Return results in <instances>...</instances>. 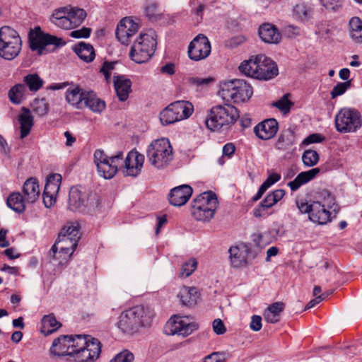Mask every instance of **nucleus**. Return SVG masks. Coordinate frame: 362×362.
<instances>
[{"instance_id":"1","label":"nucleus","mask_w":362,"mask_h":362,"mask_svg":"<svg viewBox=\"0 0 362 362\" xmlns=\"http://www.w3.org/2000/svg\"><path fill=\"white\" fill-rule=\"evenodd\" d=\"M152 310L144 305H136L122 312L117 323V327L124 334H133L142 327L150 326Z\"/></svg>"},{"instance_id":"2","label":"nucleus","mask_w":362,"mask_h":362,"mask_svg":"<svg viewBox=\"0 0 362 362\" xmlns=\"http://www.w3.org/2000/svg\"><path fill=\"white\" fill-rule=\"evenodd\" d=\"M79 239L78 224L64 226L48 253L49 259L62 258L63 260H67L77 247Z\"/></svg>"},{"instance_id":"3","label":"nucleus","mask_w":362,"mask_h":362,"mask_svg":"<svg viewBox=\"0 0 362 362\" xmlns=\"http://www.w3.org/2000/svg\"><path fill=\"white\" fill-rule=\"evenodd\" d=\"M239 70L247 76L264 81L270 80L279 74L276 63L262 54L244 61L240 64Z\"/></svg>"},{"instance_id":"4","label":"nucleus","mask_w":362,"mask_h":362,"mask_svg":"<svg viewBox=\"0 0 362 362\" xmlns=\"http://www.w3.org/2000/svg\"><path fill=\"white\" fill-rule=\"evenodd\" d=\"M238 117L239 112L235 107L230 105H216L211 109L206 124L211 131H219L223 128L228 129Z\"/></svg>"},{"instance_id":"5","label":"nucleus","mask_w":362,"mask_h":362,"mask_svg":"<svg viewBox=\"0 0 362 362\" xmlns=\"http://www.w3.org/2000/svg\"><path fill=\"white\" fill-rule=\"evenodd\" d=\"M146 157L150 164L158 170L168 167L173 159V147L168 139L153 141L148 146Z\"/></svg>"},{"instance_id":"6","label":"nucleus","mask_w":362,"mask_h":362,"mask_svg":"<svg viewBox=\"0 0 362 362\" xmlns=\"http://www.w3.org/2000/svg\"><path fill=\"white\" fill-rule=\"evenodd\" d=\"M253 93L252 86L242 79H233L223 81L221 84L219 94L228 102L235 103L247 101Z\"/></svg>"},{"instance_id":"7","label":"nucleus","mask_w":362,"mask_h":362,"mask_svg":"<svg viewBox=\"0 0 362 362\" xmlns=\"http://www.w3.org/2000/svg\"><path fill=\"white\" fill-rule=\"evenodd\" d=\"M218 202L215 193L205 192L197 196L192 202V215L197 221H209L214 217Z\"/></svg>"},{"instance_id":"8","label":"nucleus","mask_w":362,"mask_h":362,"mask_svg":"<svg viewBox=\"0 0 362 362\" xmlns=\"http://www.w3.org/2000/svg\"><path fill=\"white\" fill-rule=\"evenodd\" d=\"M93 157L98 175L109 180L117 174L119 166L122 165L123 152L118 151L115 156H108L103 150L97 149Z\"/></svg>"},{"instance_id":"9","label":"nucleus","mask_w":362,"mask_h":362,"mask_svg":"<svg viewBox=\"0 0 362 362\" xmlns=\"http://www.w3.org/2000/svg\"><path fill=\"white\" fill-rule=\"evenodd\" d=\"M156 41L150 34L141 33L132 46L129 56L137 64L146 62L153 56Z\"/></svg>"},{"instance_id":"10","label":"nucleus","mask_w":362,"mask_h":362,"mask_svg":"<svg viewBox=\"0 0 362 362\" xmlns=\"http://www.w3.org/2000/svg\"><path fill=\"white\" fill-rule=\"evenodd\" d=\"M334 123L340 133L355 132L361 127L362 118L356 109L343 107L335 115Z\"/></svg>"},{"instance_id":"11","label":"nucleus","mask_w":362,"mask_h":362,"mask_svg":"<svg viewBox=\"0 0 362 362\" xmlns=\"http://www.w3.org/2000/svg\"><path fill=\"white\" fill-rule=\"evenodd\" d=\"M98 199L95 194L88 192L81 187H72L69 194V208L71 211H84L98 206Z\"/></svg>"},{"instance_id":"12","label":"nucleus","mask_w":362,"mask_h":362,"mask_svg":"<svg viewBox=\"0 0 362 362\" xmlns=\"http://www.w3.org/2000/svg\"><path fill=\"white\" fill-rule=\"evenodd\" d=\"M199 325L188 316L175 315L171 317L164 327V332L167 335H178L183 337L190 335L198 329Z\"/></svg>"},{"instance_id":"13","label":"nucleus","mask_w":362,"mask_h":362,"mask_svg":"<svg viewBox=\"0 0 362 362\" xmlns=\"http://www.w3.org/2000/svg\"><path fill=\"white\" fill-rule=\"evenodd\" d=\"M296 204L300 212L308 214L309 220L315 223L324 225L331 221V213L321 202H297Z\"/></svg>"},{"instance_id":"14","label":"nucleus","mask_w":362,"mask_h":362,"mask_svg":"<svg viewBox=\"0 0 362 362\" xmlns=\"http://www.w3.org/2000/svg\"><path fill=\"white\" fill-rule=\"evenodd\" d=\"M30 47L33 51H37L39 55L45 53L46 46L54 45L55 47L64 46L66 42L62 38L42 33L40 28L35 30L29 35Z\"/></svg>"},{"instance_id":"15","label":"nucleus","mask_w":362,"mask_h":362,"mask_svg":"<svg viewBox=\"0 0 362 362\" xmlns=\"http://www.w3.org/2000/svg\"><path fill=\"white\" fill-rule=\"evenodd\" d=\"M211 43L204 34H199L188 46V56L193 61L206 59L211 53Z\"/></svg>"},{"instance_id":"16","label":"nucleus","mask_w":362,"mask_h":362,"mask_svg":"<svg viewBox=\"0 0 362 362\" xmlns=\"http://www.w3.org/2000/svg\"><path fill=\"white\" fill-rule=\"evenodd\" d=\"M144 160V156L136 149L130 151L124 160V175L132 177L138 176L141 172Z\"/></svg>"},{"instance_id":"17","label":"nucleus","mask_w":362,"mask_h":362,"mask_svg":"<svg viewBox=\"0 0 362 362\" xmlns=\"http://www.w3.org/2000/svg\"><path fill=\"white\" fill-rule=\"evenodd\" d=\"M139 25L132 18L125 17L118 24L115 35L117 40L123 45H128L131 37L138 31Z\"/></svg>"},{"instance_id":"18","label":"nucleus","mask_w":362,"mask_h":362,"mask_svg":"<svg viewBox=\"0 0 362 362\" xmlns=\"http://www.w3.org/2000/svg\"><path fill=\"white\" fill-rule=\"evenodd\" d=\"M278 129V122L274 118H270L257 124L254 128V132L259 139L268 140L276 135Z\"/></svg>"},{"instance_id":"19","label":"nucleus","mask_w":362,"mask_h":362,"mask_svg":"<svg viewBox=\"0 0 362 362\" xmlns=\"http://www.w3.org/2000/svg\"><path fill=\"white\" fill-rule=\"evenodd\" d=\"M21 194L28 205L35 204L40 196V189L37 179L33 177L27 179L23 185Z\"/></svg>"},{"instance_id":"20","label":"nucleus","mask_w":362,"mask_h":362,"mask_svg":"<svg viewBox=\"0 0 362 362\" xmlns=\"http://www.w3.org/2000/svg\"><path fill=\"white\" fill-rule=\"evenodd\" d=\"M296 136L294 129L288 128L281 132L274 147L281 151H292L296 149Z\"/></svg>"},{"instance_id":"21","label":"nucleus","mask_w":362,"mask_h":362,"mask_svg":"<svg viewBox=\"0 0 362 362\" xmlns=\"http://www.w3.org/2000/svg\"><path fill=\"white\" fill-rule=\"evenodd\" d=\"M192 192V188L188 185L175 187L170 190L169 202L173 206H181L187 203Z\"/></svg>"},{"instance_id":"22","label":"nucleus","mask_w":362,"mask_h":362,"mask_svg":"<svg viewBox=\"0 0 362 362\" xmlns=\"http://www.w3.org/2000/svg\"><path fill=\"white\" fill-rule=\"evenodd\" d=\"M73 342L71 335H62L55 339L50 347L51 354L55 356H72L74 351L71 346Z\"/></svg>"},{"instance_id":"23","label":"nucleus","mask_w":362,"mask_h":362,"mask_svg":"<svg viewBox=\"0 0 362 362\" xmlns=\"http://www.w3.org/2000/svg\"><path fill=\"white\" fill-rule=\"evenodd\" d=\"M285 195V191L281 189H276L272 193H269L267 197L260 202L258 207L255 208L253 211V214L255 217H262L263 216L262 211L269 209L280 201Z\"/></svg>"},{"instance_id":"24","label":"nucleus","mask_w":362,"mask_h":362,"mask_svg":"<svg viewBox=\"0 0 362 362\" xmlns=\"http://www.w3.org/2000/svg\"><path fill=\"white\" fill-rule=\"evenodd\" d=\"M258 33L262 40L266 43L277 44L281 40V33L272 23H263L259 26Z\"/></svg>"},{"instance_id":"25","label":"nucleus","mask_w":362,"mask_h":362,"mask_svg":"<svg viewBox=\"0 0 362 362\" xmlns=\"http://www.w3.org/2000/svg\"><path fill=\"white\" fill-rule=\"evenodd\" d=\"M87 92L81 89L78 86L73 85L66 91V100L76 108L81 109L83 107Z\"/></svg>"},{"instance_id":"26","label":"nucleus","mask_w":362,"mask_h":362,"mask_svg":"<svg viewBox=\"0 0 362 362\" xmlns=\"http://www.w3.org/2000/svg\"><path fill=\"white\" fill-rule=\"evenodd\" d=\"M132 82L124 76L114 77V87L117 95L120 101H125L131 92Z\"/></svg>"},{"instance_id":"27","label":"nucleus","mask_w":362,"mask_h":362,"mask_svg":"<svg viewBox=\"0 0 362 362\" xmlns=\"http://www.w3.org/2000/svg\"><path fill=\"white\" fill-rule=\"evenodd\" d=\"M6 204L10 209L18 214L23 213L28 205L23 195L20 192L11 193L7 197Z\"/></svg>"},{"instance_id":"28","label":"nucleus","mask_w":362,"mask_h":362,"mask_svg":"<svg viewBox=\"0 0 362 362\" xmlns=\"http://www.w3.org/2000/svg\"><path fill=\"white\" fill-rule=\"evenodd\" d=\"M230 264L233 267H240L247 264V250L237 246L230 247L229 250Z\"/></svg>"},{"instance_id":"29","label":"nucleus","mask_w":362,"mask_h":362,"mask_svg":"<svg viewBox=\"0 0 362 362\" xmlns=\"http://www.w3.org/2000/svg\"><path fill=\"white\" fill-rule=\"evenodd\" d=\"M170 105L178 121L189 117L193 112V105L189 102L178 100Z\"/></svg>"},{"instance_id":"30","label":"nucleus","mask_w":362,"mask_h":362,"mask_svg":"<svg viewBox=\"0 0 362 362\" xmlns=\"http://www.w3.org/2000/svg\"><path fill=\"white\" fill-rule=\"evenodd\" d=\"M23 112L18 117V121L21 124V138L26 137L30 132L33 126V117L29 109L23 107Z\"/></svg>"},{"instance_id":"31","label":"nucleus","mask_w":362,"mask_h":362,"mask_svg":"<svg viewBox=\"0 0 362 362\" xmlns=\"http://www.w3.org/2000/svg\"><path fill=\"white\" fill-rule=\"evenodd\" d=\"M285 305L282 302H275L271 304L264 312V320L272 324L280 320V314L284 310Z\"/></svg>"},{"instance_id":"32","label":"nucleus","mask_w":362,"mask_h":362,"mask_svg":"<svg viewBox=\"0 0 362 362\" xmlns=\"http://www.w3.org/2000/svg\"><path fill=\"white\" fill-rule=\"evenodd\" d=\"M177 296L183 305L192 306L197 303L199 297L195 287L183 286L180 288Z\"/></svg>"},{"instance_id":"33","label":"nucleus","mask_w":362,"mask_h":362,"mask_svg":"<svg viewBox=\"0 0 362 362\" xmlns=\"http://www.w3.org/2000/svg\"><path fill=\"white\" fill-rule=\"evenodd\" d=\"M75 53L86 62H92L95 57L93 47L90 44L79 42L74 48Z\"/></svg>"},{"instance_id":"34","label":"nucleus","mask_w":362,"mask_h":362,"mask_svg":"<svg viewBox=\"0 0 362 362\" xmlns=\"http://www.w3.org/2000/svg\"><path fill=\"white\" fill-rule=\"evenodd\" d=\"M83 106L88 107L93 112L100 113L105 108V103L98 98L93 91H88Z\"/></svg>"},{"instance_id":"35","label":"nucleus","mask_w":362,"mask_h":362,"mask_svg":"<svg viewBox=\"0 0 362 362\" xmlns=\"http://www.w3.org/2000/svg\"><path fill=\"white\" fill-rule=\"evenodd\" d=\"M21 42V39L18 33L9 26H3L0 29V45H16Z\"/></svg>"},{"instance_id":"36","label":"nucleus","mask_w":362,"mask_h":362,"mask_svg":"<svg viewBox=\"0 0 362 362\" xmlns=\"http://www.w3.org/2000/svg\"><path fill=\"white\" fill-rule=\"evenodd\" d=\"M61 326V322L56 320L54 314L45 315L42 319L41 332L45 336H48L57 331Z\"/></svg>"},{"instance_id":"37","label":"nucleus","mask_w":362,"mask_h":362,"mask_svg":"<svg viewBox=\"0 0 362 362\" xmlns=\"http://www.w3.org/2000/svg\"><path fill=\"white\" fill-rule=\"evenodd\" d=\"M62 176L59 174L49 175L45 185L44 192L45 194H58L62 182Z\"/></svg>"},{"instance_id":"38","label":"nucleus","mask_w":362,"mask_h":362,"mask_svg":"<svg viewBox=\"0 0 362 362\" xmlns=\"http://www.w3.org/2000/svg\"><path fill=\"white\" fill-rule=\"evenodd\" d=\"M22 42H17V45H0V57L6 59L11 60L16 58L21 50Z\"/></svg>"},{"instance_id":"39","label":"nucleus","mask_w":362,"mask_h":362,"mask_svg":"<svg viewBox=\"0 0 362 362\" xmlns=\"http://www.w3.org/2000/svg\"><path fill=\"white\" fill-rule=\"evenodd\" d=\"M26 90V86L23 83H18L13 86L8 93L11 102L15 105L21 104L24 98Z\"/></svg>"},{"instance_id":"40","label":"nucleus","mask_w":362,"mask_h":362,"mask_svg":"<svg viewBox=\"0 0 362 362\" xmlns=\"http://www.w3.org/2000/svg\"><path fill=\"white\" fill-rule=\"evenodd\" d=\"M350 36L356 43L362 42V21L358 17H353L349 21Z\"/></svg>"},{"instance_id":"41","label":"nucleus","mask_w":362,"mask_h":362,"mask_svg":"<svg viewBox=\"0 0 362 362\" xmlns=\"http://www.w3.org/2000/svg\"><path fill=\"white\" fill-rule=\"evenodd\" d=\"M24 84L28 86L30 91L36 92L43 86V80L37 74H30L24 76Z\"/></svg>"},{"instance_id":"42","label":"nucleus","mask_w":362,"mask_h":362,"mask_svg":"<svg viewBox=\"0 0 362 362\" xmlns=\"http://www.w3.org/2000/svg\"><path fill=\"white\" fill-rule=\"evenodd\" d=\"M69 16L71 20L73 28L79 25L86 16V11L82 8H72L69 10Z\"/></svg>"},{"instance_id":"43","label":"nucleus","mask_w":362,"mask_h":362,"mask_svg":"<svg viewBox=\"0 0 362 362\" xmlns=\"http://www.w3.org/2000/svg\"><path fill=\"white\" fill-rule=\"evenodd\" d=\"M160 121L163 125L171 124L178 121L170 104L160 113Z\"/></svg>"},{"instance_id":"44","label":"nucleus","mask_w":362,"mask_h":362,"mask_svg":"<svg viewBox=\"0 0 362 362\" xmlns=\"http://www.w3.org/2000/svg\"><path fill=\"white\" fill-rule=\"evenodd\" d=\"M293 13L296 18L300 21H305L311 17L313 10L310 6L304 4H299L294 7Z\"/></svg>"},{"instance_id":"45","label":"nucleus","mask_w":362,"mask_h":362,"mask_svg":"<svg viewBox=\"0 0 362 362\" xmlns=\"http://www.w3.org/2000/svg\"><path fill=\"white\" fill-rule=\"evenodd\" d=\"M319 158L317 152L312 149L305 151L302 156L303 162L307 167L315 165L318 163Z\"/></svg>"},{"instance_id":"46","label":"nucleus","mask_w":362,"mask_h":362,"mask_svg":"<svg viewBox=\"0 0 362 362\" xmlns=\"http://www.w3.org/2000/svg\"><path fill=\"white\" fill-rule=\"evenodd\" d=\"M32 108L39 116H44L49 110V104L45 98H36L32 103Z\"/></svg>"},{"instance_id":"47","label":"nucleus","mask_w":362,"mask_h":362,"mask_svg":"<svg viewBox=\"0 0 362 362\" xmlns=\"http://www.w3.org/2000/svg\"><path fill=\"white\" fill-rule=\"evenodd\" d=\"M86 348L91 354L92 357L95 359L100 356L101 351V345L98 339L88 336Z\"/></svg>"},{"instance_id":"48","label":"nucleus","mask_w":362,"mask_h":362,"mask_svg":"<svg viewBox=\"0 0 362 362\" xmlns=\"http://www.w3.org/2000/svg\"><path fill=\"white\" fill-rule=\"evenodd\" d=\"M72 339L73 342H71V346L72 348L71 349L74 351L72 356H74L86 346L88 336L78 334L72 336Z\"/></svg>"},{"instance_id":"49","label":"nucleus","mask_w":362,"mask_h":362,"mask_svg":"<svg viewBox=\"0 0 362 362\" xmlns=\"http://www.w3.org/2000/svg\"><path fill=\"white\" fill-rule=\"evenodd\" d=\"M197 262L195 259H190L182 264L179 274L180 277L186 278L189 276L197 269Z\"/></svg>"},{"instance_id":"50","label":"nucleus","mask_w":362,"mask_h":362,"mask_svg":"<svg viewBox=\"0 0 362 362\" xmlns=\"http://www.w3.org/2000/svg\"><path fill=\"white\" fill-rule=\"evenodd\" d=\"M145 11L147 17L151 21H156L161 14L156 2H151L145 7Z\"/></svg>"},{"instance_id":"51","label":"nucleus","mask_w":362,"mask_h":362,"mask_svg":"<svg viewBox=\"0 0 362 362\" xmlns=\"http://www.w3.org/2000/svg\"><path fill=\"white\" fill-rule=\"evenodd\" d=\"M274 107L278 108L284 114H287L290 112L293 103L291 102L286 95H284L280 100L272 103Z\"/></svg>"},{"instance_id":"52","label":"nucleus","mask_w":362,"mask_h":362,"mask_svg":"<svg viewBox=\"0 0 362 362\" xmlns=\"http://www.w3.org/2000/svg\"><path fill=\"white\" fill-rule=\"evenodd\" d=\"M351 81L338 83L336 86H334L330 93L332 98L334 99L337 96L344 94L351 87Z\"/></svg>"},{"instance_id":"53","label":"nucleus","mask_w":362,"mask_h":362,"mask_svg":"<svg viewBox=\"0 0 362 362\" xmlns=\"http://www.w3.org/2000/svg\"><path fill=\"white\" fill-rule=\"evenodd\" d=\"M323 197V203L322 204L325 206V208L328 210L332 209L334 211L338 209L337 205L335 204V199L327 190H323L321 193Z\"/></svg>"},{"instance_id":"54","label":"nucleus","mask_w":362,"mask_h":362,"mask_svg":"<svg viewBox=\"0 0 362 362\" xmlns=\"http://www.w3.org/2000/svg\"><path fill=\"white\" fill-rule=\"evenodd\" d=\"M319 172V168H313L308 171L301 172L297 177L298 180H300L301 183L304 185L313 179Z\"/></svg>"},{"instance_id":"55","label":"nucleus","mask_w":362,"mask_h":362,"mask_svg":"<svg viewBox=\"0 0 362 362\" xmlns=\"http://www.w3.org/2000/svg\"><path fill=\"white\" fill-rule=\"evenodd\" d=\"M52 23L62 29L70 30L73 28L72 22L69 18V14L64 17H58L56 20H52Z\"/></svg>"},{"instance_id":"56","label":"nucleus","mask_w":362,"mask_h":362,"mask_svg":"<svg viewBox=\"0 0 362 362\" xmlns=\"http://www.w3.org/2000/svg\"><path fill=\"white\" fill-rule=\"evenodd\" d=\"M134 358L133 354L126 350L117 354L110 362H133Z\"/></svg>"},{"instance_id":"57","label":"nucleus","mask_w":362,"mask_h":362,"mask_svg":"<svg viewBox=\"0 0 362 362\" xmlns=\"http://www.w3.org/2000/svg\"><path fill=\"white\" fill-rule=\"evenodd\" d=\"M74 356H75L76 359L79 362H88L95 359L94 357H92L91 354L86 348L82 349Z\"/></svg>"},{"instance_id":"58","label":"nucleus","mask_w":362,"mask_h":362,"mask_svg":"<svg viewBox=\"0 0 362 362\" xmlns=\"http://www.w3.org/2000/svg\"><path fill=\"white\" fill-rule=\"evenodd\" d=\"M90 28L83 27L81 29L72 31L70 36L74 38H88L90 36Z\"/></svg>"},{"instance_id":"59","label":"nucleus","mask_w":362,"mask_h":362,"mask_svg":"<svg viewBox=\"0 0 362 362\" xmlns=\"http://www.w3.org/2000/svg\"><path fill=\"white\" fill-rule=\"evenodd\" d=\"M214 81V78L211 77L208 78H199V77H191L189 78V82L197 86H206Z\"/></svg>"},{"instance_id":"60","label":"nucleus","mask_w":362,"mask_h":362,"mask_svg":"<svg viewBox=\"0 0 362 362\" xmlns=\"http://www.w3.org/2000/svg\"><path fill=\"white\" fill-rule=\"evenodd\" d=\"M322 4L329 10L336 11L341 6V0H320Z\"/></svg>"},{"instance_id":"61","label":"nucleus","mask_w":362,"mask_h":362,"mask_svg":"<svg viewBox=\"0 0 362 362\" xmlns=\"http://www.w3.org/2000/svg\"><path fill=\"white\" fill-rule=\"evenodd\" d=\"M213 329L216 334H223L226 332V327L221 319H216L213 322Z\"/></svg>"},{"instance_id":"62","label":"nucleus","mask_w":362,"mask_h":362,"mask_svg":"<svg viewBox=\"0 0 362 362\" xmlns=\"http://www.w3.org/2000/svg\"><path fill=\"white\" fill-rule=\"evenodd\" d=\"M324 137L319 134H312L307 136L303 141V144L309 145L315 143H320L322 141Z\"/></svg>"},{"instance_id":"63","label":"nucleus","mask_w":362,"mask_h":362,"mask_svg":"<svg viewBox=\"0 0 362 362\" xmlns=\"http://www.w3.org/2000/svg\"><path fill=\"white\" fill-rule=\"evenodd\" d=\"M281 178V176L278 173H272L267 178V180L262 184V186L267 189L272 185L278 182Z\"/></svg>"},{"instance_id":"64","label":"nucleus","mask_w":362,"mask_h":362,"mask_svg":"<svg viewBox=\"0 0 362 362\" xmlns=\"http://www.w3.org/2000/svg\"><path fill=\"white\" fill-rule=\"evenodd\" d=\"M223 354L219 352H213L204 358V362H223Z\"/></svg>"}]
</instances>
